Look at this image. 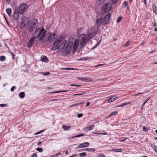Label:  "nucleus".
<instances>
[{
  "mask_svg": "<svg viewBox=\"0 0 157 157\" xmlns=\"http://www.w3.org/2000/svg\"><path fill=\"white\" fill-rule=\"evenodd\" d=\"M64 69L67 70H74V68H65Z\"/></svg>",
  "mask_w": 157,
  "mask_h": 157,
  "instance_id": "nucleus-51",
  "label": "nucleus"
},
{
  "mask_svg": "<svg viewBox=\"0 0 157 157\" xmlns=\"http://www.w3.org/2000/svg\"><path fill=\"white\" fill-rule=\"evenodd\" d=\"M112 116V115L111 114V113L110 114H109V116L108 117H107V118H109L111 116Z\"/></svg>",
  "mask_w": 157,
  "mask_h": 157,
  "instance_id": "nucleus-60",
  "label": "nucleus"
},
{
  "mask_svg": "<svg viewBox=\"0 0 157 157\" xmlns=\"http://www.w3.org/2000/svg\"><path fill=\"white\" fill-rule=\"evenodd\" d=\"M90 104V103L89 102H88L86 103V106H88Z\"/></svg>",
  "mask_w": 157,
  "mask_h": 157,
  "instance_id": "nucleus-62",
  "label": "nucleus"
},
{
  "mask_svg": "<svg viewBox=\"0 0 157 157\" xmlns=\"http://www.w3.org/2000/svg\"><path fill=\"white\" fill-rule=\"evenodd\" d=\"M112 6L109 3H106L102 7V14H105L107 11L110 10L112 9Z\"/></svg>",
  "mask_w": 157,
  "mask_h": 157,
  "instance_id": "nucleus-4",
  "label": "nucleus"
},
{
  "mask_svg": "<svg viewBox=\"0 0 157 157\" xmlns=\"http://www.w3.org/2000/svg\"><path fill=\"white\" fill-rule=\"evenodd\" d=\"M27 8L28 6L26 4L22 3L18 9V12L20 14H22L25 11Z\"/></svg>",
  "mask_w": 157,
  "mask_h": 157,
  "instance_id": "nucleus-5",
  "label": "nucleus"
},
{
  "mask_svg": "<svg viewBox=\"0 0 157 157\" xmlns=\"http://www.w3.org/2000/svg\"><path fill=\"white\" fill-rule=\"evenodd\" d=\"M25 96V94L24 92H21L19 95V97L20 98H23Z\"/></svg>",
  "mask_w": 157,
  "mask_h": 157,
  "instance_id": "nucleus-25",
  "label": "nucleus"
},
{
  "mask_svg": "<svg viewBox=\"0 0 157 157\" xmlns=\"http://www.w3.org/2000/svg\"><path fill=\"white\" fill-rule=\"evenodd\" d=\"M6 57L4 56H0V60L2 61H4L6 59Z\"/></svg>",
  "mask_w": 157,
  "mask_h": 157,
  "instance_id": "nucleus-30",
  "label": "nucleus"
},
{
  "mask_svg": "<svg viewBox=\"0 0 157 157\" xmlns=\"http://www.w3.org/2000/svg\"><path fill=\"white\" fill-rule=\"evenodd\" d=\"M60 152H59L58 153H57L54 156H57L59 155H60Z\"/></svg>",
  "mask_w": 157,
  "mask_h": 157,
  "instance_id": "nucleus-57",
  "label": "nucleus"
},
{
  "mask_svg": "<svg viewBox=\"0 0 157 157\" xmlns=\"http://www.w3.org/2000/svg\"><path fill=\"white\" fill-rule=\"evenodd\" d=\"M98 131H95L94 132H93V133L94 134H97V135H100V134H101V135H106L107 134H106L105 133H98Z\"/></svg>",
  "mask_w": 157,
  "mask_h": 157,
  "instance_id": "nucleus-28",
  "label": "nucleus"
},
{
  "mask_svg": "<svg viewBox=\"0 0 157 157\" xmlns=\"http://www.w3.org/2000/svg\"><path fill=\"white\" fill-rule=\"evenodd\" d=\"M94 127V125L93 124L90 125L89 127H86L84 128V129L87 130L88 131L91 130L93 129Z\"/></svg>",
  "mask_w": 157,
  "mask_h": 157,
  "instance_id": "nucleus-16",
  "label": "nucleus"
},
{
  "mask_svg": "<svg viewBox=\"0 0 157 157\" xmlns=\"http://www.w3.org/2000/svg\"><path fill=\"white\" fill-rule=\"evenodd\" d=\"M110 13H107L104 17L102 20L101 23L102 25H105L108 23L110 20Z\"/></svg>",
  "mask_w": 157,
  "mask_h": 157,
  "instance_id": "nucleus-6",
  "label": "nucleus"
},
{
  "mask_svg": "<svg viewBox=\"0 0 157 157\" xmlns=\"http://www.w3.org/2000/svg\"><path fill=\"white\" fill-rule=\"evenodd\" d=\"M73 45L72 41H69L65 50V53L67 54L69 53L71 51Z\"/></svg>",
  "mask_w": 157,
  "mask_h": 157,
  "instance_id": "nucleus-7",
  "label": "nucleus"
},
{
  "mask_svg": "<svg viewBox=\"0 0 157 157\" xmlns=\"http://www.w3.org/2000/svg\"><path fill=\"white\" fill-rule=\"evenodd\" d=\"M67 43V41L64 40L61 43L58 45V48L57 49H62L64 48Z\"/></svg>",
  "mask_w": 157,
  "mask_h": 157,
  "instance_id": "nucleus-10",
  "label": "nucleus"
},
{
  "mask_svg": "<svg viewBox=\"0 0 157 157\" xmlns=\"http://www.w3.org/2000/svg\"><path fill=\"white\" fill-rule=\"evenodd\" d=\"M37 155L36 153H33L31 155V157H37Z\"/></svg>",
  "mask_w": 157,
  "mask_h": 157,
  "instance_id": "nucleus-42",
  "label": "nucleus"
},
{
  "mask_svg": "<svg viewBox=\"0 0 157 157\" xmlns=\"http://www.w3.org/2000/svg\"><path fill=\"white\" fill-rule=\"evenodd\" d=\"M46 31L44 30V28L42 27L40 29L39 32L36 35V37L39 38V40L43 41L44 37H45Z\"/></svg>",
  "mask_w": 157,
  "mask_h": 157,
  "instance_id": "nucleus-2",
  "label": "nucleus"
},
{
  "mask_svg": "<svg viewBox=\"0 0 157 157\" xmlns=\"http://www.w3.org/2000/svg\"><path fill=\"white\" fill-rule=\"evenodd\" d=\"M101 22L102 20L101 18H98L96 20V22L98 28L101 26V25L102 24Z\"/></svg>",
  "mask_w": 157,
  "mask_h": 157,
  "instance_id": "nucleus-14",
  "label": "nucleus"
},
{
  "mask_svg": "<svg viewBox=\"0 0 157 157\" xmlns=\"http://www.w3.org/2000/svg\"><path fill=\"white\" fill-rule=\"evenodd\" d=\"M18 12V8L17 7H16L15 9V11L14 13L13 17L15 20H17L18 17L19 16Z\"/></svg>",
  "mask_w": 157,
  "mask_h": 157,
  "instance_id": "nucleus-13",
  "label": "nucleus"
},
{
  "mask_svg": "<svg viewBox=\"0 0 157 157\" xmlns=\"http://www.w3.org/2000/svg\"><path fill=\"white\" fill-rule=\"evenodd\" d=\"M152 8L153 11L155 12V13H156V7L154 4H153Z\"/></svg>",
  "mask_w": 157,
  "mask_h": 157,
  "instance_id": "nucleus-34",
  "label": "nucleus"
},
{
  "mask_svg": "<svg viewBox=\"0 0 157 157\" xmlns=\"http://www.w3.org/2000/svg\"><path fill=\"white\" fill-rule=\"evenodd\" d=\"M43 131V130H41V131L35 134V135H37L38 134H40L41 132H42Z\"/></svg>",
  "mask_w": 157,
  "mask_h": 157,
  "instance_id": "nucleus-58",
  "label": "nucleus"
},
{
  "mask_svg": "<svg viewBox=\"0 0 157 157\" xmlns=\"http://www.w3.org/2000/svg\"><path fill=\"white\" fill-rule=\"evenodd\" d=\"M83 116V114L82 113L79 114L77 115V117L78 118H80L81 117H82Z\"/></svg>",
  "mask_w": 157,
  "mask_h": 157,
  "instance_id": "nucleus-47",
  "label": "nucleus"
},
{
  "mask_svg": "<svg viewBox=\"0 0 157 157\" xmlns=\"http://www.w3.org/2000/svg\"><path fill=\"white\" fill-rule=\"evenodd\" d=\"M83 104L82 102H80L74 104L70 106L69 107H72L75 106Z\"/></svg>",
  "mask_w": 157,
  "mask_h": 157,
  "instance_id": "nucleus-23",
  "label": "nucleus"
},
{
  "mask_svg": "<svg viewBox=\"0 0 157 157\" xmlns=\"http://www.w3.org/2000/svg\"><path fill=\"white\" fill-rule=\"evenodd\" d=\"M111 1L112 3L113 4L116 3L117 2V0H111Z\"/></svg>",
  "mask_w": 157,
  "mask_h": 157,
  "instance_id": "nucleus-46",
  "label": "nucleus"
},
{
  "mask_svg": "<svg viewBox=\"0 0 157 157\" xmlns=\"http://www.w3.org/2000/svg\"><path fill=\"white\" fill-rule=\"evenodd\" d=\"M38 31V29H36V30H35L34 33V36H36V34L37 33V32Z\"/></svg>",
  "mask_w": 157,
  "mask_h": 157,
  "instance_id": "nucleus-44",
  "label": "nucleus"
},
{
  "mask_svg": "<svg viewBox=\"0 0 157 157\" xmlns=\"http://www.w3.org/2000/svg\"><path fill=\"white\" fill-rule=\"evenodd\" d=\"M112 151H116V152H120L122 151V150L121 149H113L112 150Z\"/></svg>",
  "mask_w": 157,
  "mask_h": 157,
  "instance_id": "nucleus-32",
  "label": "nucleus"
},
{
  "mask_svg": "<svg viewBox=\"0 0 157 157\" xmlns=\"http://www.w3.org/2000/svg\"><path fill=\"white\" fill-rule=\"evenodd\" d=\"M84 94V93H81V94H75L74 95L75 96H79V95H82L83 94Z\"/></svg>",
  "mask_w": 157,
  "mask_h": 157,
  "instance_id": "nucleus-48",
  "label": "nucleus"
},
{
  "mask_svg": "<svg viewBox=\"0 0 157 157\" xmlns=\"http://www.w3.org/2000/svg\"><path fill=\"white\" fill-rule=\"evenodd\" d=\"M62 127L65 130H69L71 128L70 126H67L65 125H63Z\"/></svg>",
  "mask_w": 157,
  "mask_h": 157,
  "instance_id": "nucleus-22",
  "label": "nucleus"
},
{
  "mask_svg": "<svg viewBox=\"0 0 157 157\" xmlns=\"http://www.w3.org/2000/svg\"><path fill=\"white\" fill-rule=\"evenodd\" d=\"M86 152H82L80 153L79 155L81 157H85L86 155Z\"/></svg>",
  "mask_w": 157,
  "mask_h": 157,
  "instance_id": "nucleus-29",
  "label": "nucleus"
},
{
  "mask_svg": "<svg viewBox=\"0 0 157 157\" xmlns=\"http://www.w3.org/2000/svg\"><path fill=\"white\" fill-rule=\"evenodd\" d=\"M41 61L42 62H44L45 63H47L48 62V60L47 57L45 56H44L42 58H41Z\"/></svg>",
  "mask_w": 157,
  "mask_h": 157,
  "instance_id": "nucleus-18",
  "label": "nucleus"
},
{
  "mask_svg": "<svg viewBox=\"0 0 157 157\" xmlns=\"http://www.w3.org/2000/svg\"><path fill=\"white\" fill-rule=\"evenodd\" d=\"M117 97V96H113L109 98L108 100L109 102H111L112 101H114L115 100H116Z\"/></svg>",
  "mask_w": 157,
  "mask_h": 157,
  "instance_id": "nucleus-17",
  "label": "nucleus"
},
{
  "mask_svg": "<svg viewBox=\"0 0 157 157\" xmlns=\"http://www.w3.org/2000/svg\"><path fill=\"white\" fill-rule=\"evenodd\" d=\"M7 106L5 104H0V106L1 107H4L5 106Z\"/></svg>",
  "mask_w": 157,
  "mask_h": 157,
  "instance_id": "nucleus-49",
  "label": "nucleus"
},
{
  "mask_svg": "<svg viewBox=\"0 0 157 157\" xmlns=\"http://www.w3.org/2000/svg\"><path fill=\"white\" fill-rule=\"evenodd\" d=\"M84 150L88 151H94L95 150L94 148H85L84 149Z\"/></svg>",
  "mask_w": 157,
  "mask_h": 157,
  "instance_id": "nucleus-24",
  "label": "nucleus"
},
{
  "mask_svg": "<svg viewBox=\"0 0 157 157\" xmlns=\"http://www.w3.org/2000/svg\"><path fill=\"white\" fill-rule=\"evenodd\" d=\"M50 74V73L48 72H46L45 73H43V75L44 76L48 75H49Z\"/></svg>",
  "mask_w": 157,
  "mask_h": 157,
  "instance_id": "nucleus-41",
  "label": "nucleus"
},
{
  "mask_svg": "<svg viewBox=\"0 0 157 157\" xmlns=\"http://www.w3.org/2000/svg\"><path fill=\"white\" fill-rule=\"evenodd\" d=\"M35 27L34 26H33L32 25H29V31L30 32H32L33 31L34 29L35 28Z\"/></svg>",
  "mask_w": 157,
  "mask_h": 157,
  "instance_id": "nucleus-21",
  "label": "nucleus"
},
{
  "mask_svg": "<svg viewBox=\"0 0 157 157\" xmlns=\"http://www.w3.org/2000/svg\"><path fill=\"white\" fill-rule=\"evenodd\" d=\"M68 91V90H63V91L53 92V93H60V92H67Z\"/></svg>",
  "mask_w": 157,
  "mask_h": 157,
  "instance_id": "nucleus-37",
  "label": "nucleus"
},
{
  "mask_svg": "<svg viewBox=\"0 0 157 157\" xmlns=\"http://www.w3.org/2000/svg\"><path fill=\"white\" fill-rule=\"evenodd\" d=\"M84 135V134H83V133H81L80 134H79L78 135L74 137H80V136H83Z\"/></svg>",
  "mask_w": 157,
  "mask_h": 157,
  "instance_id": "nucleus-36",
  "label": "nucleus"
},
{
  "mask_svg": "<svg viewBox=\"0 0 157 157\" xmlns=\"http://www.w3.org/2000/svg\"><path fill=\"white\" fill-rule=\"evenodd\" d=\"M85 151L84 149H82L78 151L81 152L82 151Z\"/></svg>",
  "mask_w": 157,
  "mask_h": 157,
  "instance_id": "nucleus-61",
  "label": "nucleus"
},
{
  "mask_svg": "<svg viewBox=\"0 0 157 157\" xmlns=\"http://www.w3.org/2000/svg\"><path fill=\"white\" fill-rule=\"evenodd\" d=\"M56 34L55 33H51L49 35L48 39V41L49 42L52 41L56 37Z\"/></svg>",
  "mask_w": 157,
  "mask_h": 157,
  "instance_id": "nucleus-8",
  "label": "nucleus"
},
{
  "mask_svg": "<svg viewBox=\"0 0 157 157\" xmlns=\"http://www.w3.org/2000/svg\"><path fill=\"white\" fill-rule=\"evenodd\" d=\"M69 153V152L68 151H65V154L66 155H67Z\"/></svg>",
  "mask_w": 157,
  "mask_h": 157,
  "instance_id": "nucleus-63",
  "label": "nucleus"
},
{
  "mask_svg": "<svg viewBox=\"0 0 157 157\" xmlns=\"http://www.w3.org/2000/svg\"><path fill=\"white\" fill-rule=\"evenodd\" d=\"M71 86H80V85H74V84H72L71 85H70Z\"/></svg>",
  "mask_w": 157,
  "mask_h": 157,
  "instance_id": "nucleus-50",
  "label": "nucleus"
},
{
  "mask_svg": "<svg viewBox=\"0 0 157 157\" xmlns=\"http://www.w3.org/2000/svg\"><path fill=\"white\" fill-rule=\"evenodd\" d=\"M117 111H115L114 112H113L111 113V114L112 115V116L113 115H116L117 114Z\"/></svg>",
  "mask_w": 157,
  "mask_h": 157,
  "instance_id": "nucleus-35",
  "label": "nucleus"
},
{
  "mask_svg": "<svg viewBox=\"0 0 157 157\" xmlns=\"http://www.w3.org/2000/svg\"><path fill=\"white\" fill-rule=\"evenodd\" d=\"M77 155L76 154H75L74 155H72V156H70L69 157H75L77 156Z\"/></svg>",
  "mask_w": 157,
  "mask_h": 157,
  "instance_id": "nucleus-59",
  "label": "nucleus"
},
{
  "mask_svg": "<svg viewBox=\"0 0 157 157\" xmlns=\"http://www.w3.org/2000/svg\"><path fill=\"white\" fill-rule=\"evenodd\" d=\"M16 88V87L14 86H12L10 89V91H13L14 90V89Z\"/></svg>",
  "mask_w": 157,
  "mask_h": 157,
  "instance_id": "nucleus-45",
  "label": "nucleus"
},
{
  "mask_svg": "<svg viewBox=\"0 0 157 157\" xmlns=\"http://www.w3.org/2000/svg\"><path fill=\"white\" fill-rule=\"evenodd\" d=\"M36 37L35 36H33L28 41V47L30 48L32 46L34 40L35 39Z\"/></svg>",
  "mask_w": 157,
  "mask_h": 157,
  "instance_id": "nucleus-11",
  "label": "nucleus"
},
{
  "mask_svg": "<svg viewBox=\"0 0 157 157\" xmlns=\"http://www.w3.org/2000/svg\"><path fill=\"white\" fill-rule=\"evenodd\" d=\"M122 18V17H119L117 20V23H119L120 22L121 20V19Z\"/></svg>",
  "mask_w": 157,
  "mask_h": 157,
  "instance_id": "nucleus-39",
  "label": "nucleus"
},
{
  "mask_svg": "<svg viewBox=\"0 0 157 157\" xmlns=\"http://www.w3.org/2000/svg\"><path fill=\"white\" fill-rule=\"evenodd\" d=\"M36 150L40 152H42L43 151V150L42 148L39 147H38L36 148Z\"/></svg>",
  "mask_w": 157,
  "mask_h": 157,
  "instance_id": "nucleus-38",
  "label": "nucleus"
},
{
  "mask_svg": "<svg viewBox=\"0 0 157 157\" xmlns=\"http://www.w3.org/2000/svg\"><path fill=\"white\" fill-rule=\"evenodd\" d=\"M128 4V3L127 2L125 1L124 3V5L125 6H126Z\"/></svg>",
  "mask_w": 157,
  "mask_h": 157,
  "instance_id": "nucleus-53",
  "label": "nucleus"
},
{
  "mask_svg": "<svg viewBox=\"0 0 157 157\" xmlns=\"http://www.w3.org/2000/svg\"><path fill=\"white\" fill-rule=\"evenodd\" d=\"M130 103H131L130 102H128V103H124L122 104L121 105L119 106V107H123L124 106L126 105H127L129 104H130Z\"/></svg>",
  "mask_w": 157,
  "mask_h": 157,
  "instance_id": "nucleus-33",
  "label": "nucleus"
},
{
  "mask_svg": "<svg viewBox=\"0 0 157 157\" xmlns=\"http://www.w3.org/2000/svg\"><path fill=\"white\" fill-rule=\"evenodd\" d=\"M25 19H23L21 22V28H23L25 25Z\"/></svg>",
  "mask_w": 157,
  "mask_h": 157,
  "instance_id": "nucleus-19",
  "label": "nucleus"
},
{
  "mask_svg": "<svg viewBox=\"0 0 157 157\" xmlns=\"http://www.w3.org/2000/svg\"><path fill=\"white\" fill-rule=\"evenodd\" d=\"M154 30L155 31H157V28H156L155 29H154Z\"/></svg>",
  "mask_w": 157,
  "mask_h": 157,
  "instance_id": "nucleus-64",
  "label": "nucleus"
},
{
  "mask_svg": "<svg viewBox=\"0 0 157 157\" xmlns=\"http://www.w3.org/2000/svg\"><path fill=\"white\" fill-rule=\"evenodd\" d=\"M84 81L86 82L93 81V80L91 78H85Z\"/></svg>",
  "mask_w": 157,
  "mask_h": 157,
  "instance_id": "nucleus-26",
  "label": "nucleus"
},
{
  "mask_svg": "<svg viewBox=\"0 0 157 157\" xmlns=\"http://www.w3.org/2000/svg\"><path fill=\"white\" fill-rule=\"evenodd\" d=\"M98 157H105V156L103 155L100 154L98 155Z\"/></svg>",
  "mask_w": 157,
  "mask_h": 157,
  "instance_id": "nucleus-55",
  "label": "nucleus"
},
{
  "mask_svg": "<svg viewBox=\"0 0 157 157\" xmlns=\"http://www.w3.org/2000/svg\"><path fill=\"white\" fill-rule=\"evenodd\" d=\"M92 33H89L86 35L84 34L80 35L79 37V40L81 46L83 47L86 45L88 40L92 38Z\"/></svg>",
  "mask_w": 157,
  "mask_h": 157,
  "instance_id": "nucleus-1",
  "label": "nucleus"
},
{
  "mask_svg": "<svg viewBox=\"0 0 157 157\" xmlns=\"http://www.w3.org/2000/svg\"><path fill=\"white\" fill-rule=\"evenodd\" d=\"M37 21L38 20L37 18H34L30 21L29 25L35 27H37Z\"/></svg>",
  "mask_w": 157,
  "mask_h": 157,
  "instance_id": "nucleus-9",
  "label": "nucleus"
},
{
  "mask_svg": "<svg viewBox=\"0 0 157 157\" xmlns=\"http://www.w3.org/2000/svg\"><path fill=\"white\" fill-rule=\"evenodd\" d=\"M144 93H139L136 94H135L134 96H136L138 95L142 94H143Z\"/></svg>",
  "mask_w": 157,
  "mask_h": 157,
  "instance_id": "nucleus-52",
  "label": "nucleus"
},
{
  "mask_svg": "<svg viewBox=\"0 0 157 157\" xmlns=\"http://www.w3.org/2000/svg\"><path fill=\"white\" fill-rule=\"evenodd\" d=\"M84 79H85V78H78L81 81H84Z\"/></svg>",
  "mask_w": 157,
  "mask_h": 157,
  "instance_id": "nucleus-56",
  "label": "nucleus"
},
{
  "mask_svg": "<svg viewBox=\"0 0 157 157\" xmlns=\"http://www.w3.org/2000/svg\"><path fill=\"white\" fill-rule=\"evenodd\" d=\"M79 44V40L77 39L75 40L74 43L73 48L74 49H76L77 48Z\"/></svg>",
  "mask_w": 157,
  "mask_h": 157,
  "instance_id": "nucleus-15",
  "label": "nucleus"
},
{
  "mask_svg": "<svg viewBox=\"0 0 157 157\" xmlns=\"http://www.w3.org/2000/svg\"><path fill=\"white\" fill-rule=\"evenodd\" d=\"M64 40V37L61 36L58 37L53 42V46L52 49L54 50H56L58 48V45L61 43V41Z\"/></svg>",
  "mask_w": 157,
  "mask_h": 157,
  "instance_id": "nucleus-3",
  "label": "nucleus"
},
{
  "mask_svg": "<svg viewBox=\"0 0 157 157\" xmlns=\"http://www.w3.org/2000/svg\"><path fill=\"white\" fill-rule=\"evenodd\" d=\"M143 131H145V132H147L148 131V129L146 127H143Z\"/></svg>",
  "mask_w": 157,
  "mask_h": 157,
  "instance_id": "nucleus-40",
  "label": "nucleus"
},
{
  "mask_svg": "<svg viewBox=\"0 0 157 157\" xmlns=\"http://www.w3.org/2000/svg\"><path fill=\"white\" fill-rule=\"evenodd\" d=\"M98 2H99V3H103L105 1V0H97Z\"/></svg>",
  "mask_w": 157,
  "mask_h": 157,
  "instance_id": "nucleus-43",
  "label": "nucleus"
},
{
  "mask_svg": "<svg viewBox=\"0 0 157 157\" xmlns=\"http://www.w3.org/2000/svg\"><path fill=\"white\" fill-rule=\"evenodd\" d=\"M11 10L10 8L7 9L6 10V12L8 15L10 17L11 16Z\"/></svg>",
  "mask_w": 157,
  "mask_h": 157,
  "instance_id": "nucleus-20",
  "label": "nucleus"
},
{
  "mask_svg": "<svg viewBox=\"0 0 157 157\" xmlns=\"http://www.w3.org/2000/svg\"><path fill=\"white\" fill-rule=\"evenodd\" d=\"M151 147L153 148L154 151L157 153V147L155 145H151Z\"/></svg>",
  "mask_w": 157,
  "mask_h": 157,
  "instance_id": "nucleus-27",
  "label": "nucleus"
},
{
  "mask_svg": "<svg viewBox=\"0 0 157 157\" xmlns=\"http://www.w3.org/2000/svg\"><path fill=\"white\" fill-rule=\"evenodd\" d=\"M130 42L129 41H128L123 46L124 47H126L129 45L130 44Z\"/></svg>",
  "mask_w": 157,
  "mask_h": 157,
  "instance_id": "nucleus-31",
  "label": "nucleus"
},
{
  "mask_svg": "<svg viewBox=\"0 0 157 157\" xmlns=\"http://www.w3.org/2000/svg\"><path fill=\"white\" fill-rule=\"evenodd\" d=\"M150 98H148V99H146L145 101L143 104V105H144L150 99Z\"/></svg>",
  "mask_w": 157,
  "mask_h": 157,
  "instance_id": "nucleus-54",
  "label": "nucleus"
},
{
  "mask_svg": "<svg viewBox=\"0 0 157 157\" xmlns=\"http://www.w3.org/2000/svg\"><path fill=\"white\" fill-rule=\"evenodd\" d=\"M89 143L87 142L82 143L78 145V148H81L83 147H87L89 146Z\"/></svg>",
  "mask_w": 157,
  "mask_h": 157,
  "instance_id": "nucleus-12",
  "label": "nucleus"
}]
</instances>
